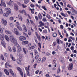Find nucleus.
<instances>
[{
    "instance_id": "nucleus-1",
    "label": "nucleus",
    "mask_w": 77,
    "mask_h": 77,
    "mask_svg": "<svg viewBox=\"0 0 77 77\" xmlns=\"http://www.w3.org/2000/svg\"><path fill=\"white\" fill-rule=\"evenodd\" d=\"M10 41L12 43H14V44L15 46H16L18 49L17 51L19 53H20V52L21 51L22 49L21 47L20 46V45L18 44V43H17V39H15L14 38V35H11L10 36Z\"/></svg>"
},
{
    "instance_id": "nucleus-2",
    "label": "nucleus",
    "mask_w": 77,
    "mask_h": 77,
    "mask_svg": "<svg viewBox=\"0 0 77 77\" xmlns=\"http://www.w3.org/2000/svg\"><path fill=\"white\" fill-rule=\"evenodd\" d=\"M17 69L20 72V75H21V77H23V72L21 71V68H20L19 67H17Z\"/></svg>"
},
{
    "instance_id": "nucleus-3",
    "label": "nucleus",
    "mask_w": 77,
    "mask_h": 77,
    "mask_svg": "<svg viewBox=\"0 0 77 77\" xmlns=\"http://www.w3.org/2000/svg\"><path fill=\"white\" fill-rule=\"evenodd\" d=\"M7 4L10 7H13V4H14V2L13 1H11L9 2H7Z\"/></svg>"
},
{
    "instance_id": "nucleus-4",
    "label": "nucleus",
    "mask_w": 77,
    "mask_h": 77,
    "mask_svg": "<svg viewBox=\"0 0 77 77\" xmlns=\"http://www.w3.org/2000/svg\"><path fill=\"white\" fill-rule=\"evenodd\" d=\"M26 39V38L24 36H21L19 37V40L20 41H25Z\"/></svg>"
},
{
    "instance_id": "nucleus-5",
    "label": "nucleus",
    "mask_w": 77,
    "mask_h": 77,
    "mask_svg": "<svg viewBox=\"0 0 77 77\" xmlns=\"http://www.w3.org/2000/svg\"><path fill=\"white\" fill-rule=\"evenodd\" d=\"M2 24H3L5 26H6V25H7V21L3 18H2Z\"/></svg>"
},
{
    "instance_id": "nucleus-6",
    "label": "nucleus",
    "mask_w": 77,
    "mask_h": 77,
    "mask_svg": "<svg viewBox=\"0 0 77 77\" xmlns=\"http://www.w3.org/2000/svg\"><path fill=\"white\" fill-rule=\"evenodd\" d=\"M0 39L2 41L4 40V39H5V35H4V34H2L1 35L0 34Z\"/></svg>"
},
{
    "instance_id": "nucleus-7",
    "label": "nucleus",
    "mask_w": 77,
    "mask_h": 77,
    "mask_svg": "<svg viewBox=\"0 0 77 77\" xmlns=\"http://www.w3.org/2000/svg\"><path fill=\"white\" fill-rule=\"evenodd\" d=\"M72 13H71V15H75L77 13H76V11H75V10L72 7Z\"/></svg>"
},
{
    "instance_id": "nucleus-8",
    "label": "nucleus",
    "mask_w": 77,
    "mask_h": 77,
    "mask_svg": "<svg viewBox=\"0 0 77 77\" xmlns=\"http://www.w3.org/2000/svg\"><path fill=\"white\" fill-rule=\"evenodd\" d=\"M73 66V65L72 63L69 64V68L68 69L69 70H71L72 69V66Z\"/></svg>"
},
{
    "instance_id": "nucleus-9",
    "label": "nucleus",
    "mask_w": 77,
    "mask_h": 77,
    "mask_svg": "<svg viewBox=\"0 0 77 77\" xmlns=\"http://www.w3.org/2000/svg\"><path fill=\"white\" fill-rule=\"evenodd\" d=\"M5 11H7V13H8L9 14H11V10L10 8H5Z\"/></svg>"
},
{
    "instance_id": "nucleus-10",
    "label": "nucleus",
    "mask_w": 77,
    "mask_h": 77,
    "mask_svg": "<svg viewBox=\"0 0 77 77\" xmlns=\"http://www.w3.org/2000/svg\"><path fill=\"white\" fill-rule=\"evenodd\" d=\"M22 27L23 28V30L24 32H26L27 31V29H26V26L24 25H22Z\"/></svg>"
},
{
    "instance_id": "nucleus-11",
    "label": "nucleus",
    "mask_w": 77,
    "mask_h": 77,
    "mask_svg": "<svg viewBox=\"0 0 77 77\" xmlns=\"http://www.w3.org/2000/svg\"><path fill=\"white\" fill-rule=\"evenodd\" d=\"M28 43H29V42L27 41H23L22 42V45H26V44H27Z\"/></svg>"
},
{
    "instance_id": "nucleus-12",
    "label": "nucleus",
    "mask_w": 77,
    "mask_h": 77,
    "mask_svg": "<svg viewBox=\"0 0 77 77\" xmlns=\"http://www.w3.org/2000/svg\"><path fill=\"white\" fill-rule=\"evenodd\" d=\"M10 57L11 58L12 60H13V61H14H14H15V60L16 59L15 58V57H13V55H12V54H11L10 55Z\"/></svg>"
},
{
    "instance_id": "nucleus-13",
    "label": "nucleus",
    "mask_w": 77,
    "mask_h": 77,
    "mask_svg": "<svg viewBox=\"0 0 77 77\" xmlns=\"http://www.w3.org/2000/svg\"><path fill=\"white\" fill-rule=\"evenodd\" d=\"M5 32L7 34H8V35H11V34H12V32L9 31H7L6 30Z\"/></svg>"
},
{
    "instance_id": "nucleus-14",
    "label": "nucleus",
    "mask_w": 77,
    "mask_h": 77,
    "mask_svg": "<svg viewBox=\"0 0 77 77\" xmlns=\"http://www.w3.org/2000/svg\"><path fill=\"white\" fill-rule=\"evenodd\" d=\"M14 6V8L15 11H17L18 8V5L17 4H15Z\"/></svg>"
},
{
    "instance_id": "nucleus-15",
    "label": "nucleus",
    "mask_w": 77,
    "mask_h": 77,
    "mask_svg": "<svg viewBox=\"0 0 77 77\" xmlns=\"http://www.w3.org/2000/svg\"><path fill=\"white\" fill-rule=\"evenodd\" d=\"M18 17L20 20L21 21H23V17L20 14H19V15Z\"/></svg>"
},
{
    "instance_id": "nucleus-16",
    "label": "nucleus",
    "mask_w": 77,
    "mask_h": 77,
    "mask_svg": "<svg viewBox=\"0 0 77 77\" xmlns=\"http://www.w3.org/2000/svg\"><path fill=\"white\" fill-rule=\"evenodd\" d=\"M29 11H31V13L32 14H35V12H34V11H35V9L33 8V9H31L30 8H29Z\"/></svg>"
},
{
    "instance_id": "nucleus-17",
    "label": "nucleus",
    "mask_w": 77,
    "mask_h": 77,
    "mask_svg": "<svg viewBox=\"0 0 77 77\" xmlns=\"http://www.w3.org/2000/svg\"><path fill=\"white\" fill-rule=\"evenodd\" d=\"M9 14H11L7 12L6 13H4L3 14V16L4 17H8V15H9Z\"/></svg>"
},
{
    "instance_id": "nucleus-18",
    "label": "nucleus",
    "mask_w": 77,
    "mask_h": 77,
    "mask_svg": "<svg viewBox=\"0 0 77 77\" xmlns=\"http://www.w3.org/2000/svg\"><path fill=\"white\" fill-rule=\"evenodd\" d=\"M23 52L24 54H26L27 52V49L24 48H23Z\"/></svg>"
},
{
    "instance_id": "nucleus-19",
    "label": "nucleus",
    "mask_w": 77,
    "mask_h": 77,
    "mask_svg": "<svg viewBox=\"0 0 77 77\" xmlns=\"http://www.w3.org/2000/svg\"><path fill=\"white\" fill-rule=\"evenodd\" d=\"M4 71L5 72V74H6L7 75H9V72L8 71L7 69H4Z\"/></svg>"
},
{
    "instance_id": "nucleus-20",
    "label": "nucleus",
    "mask_w": 77,
    "mask_h": 77,
    "mask_svg": "<svg viewBox=\"0 0 77 77\" xmlns=\"http://www.w3.org/2000/svg\"><path fill=\"white\" fill-rule=\"evenodd\" d=\"M35 48V46H32L29 48H28V50H31L33 49L34 48Z\"/></svg>"
},
{
    "instance_id": "nucleus-21",
    "label": "nucleus",
    "mask_w": 77,
    "mask_h": 77,
    "mask_svg": "<svg viewBox=\"0 0 77 77\" xmlns=\"http://www.w3.org/2000/svg\"><path fill=\"white\" fill-rule=\"evenodd\" d=\"M1 44H2L3 47H4V48H6V43H3V42H2Z\"/></svg>"
},
{
    "instance_id": "nucleus-22",
    "label": "nucleus",
    "mask_w": 77,
    "mask_h": 77,
    "mask_svg": "<svg viewBox=\"0 0 77 77\" xmlns=\"http://www.w3.org/2000/svg\"><path fill=\"white\" fill-rule=\"evenodd\" d=\"M39 24L40 25H41L42 26H45L44 23H43V22H42V21H40L39 22Z\"/></svg>"
},
{
    "instance_id": "nucleus-23",
    "label": "nucleus",
    "mask_w": 77,
    "mask_h": 77,
    "mask_svg": "<svg viewBox=\"0 0 77 77\" xmlns=\"http://www.w3.org/2000/svg\"><path fill=\"white\" fill-rule=\"evenodd\" d=\"M10 72L11 73V74H12V75H14V73L13 72V71L11 69H9Z\"/></svg>"
},
{
    "instance_id": "nucleus-24",
    "label": "nucleus",
    "mask_w": 77,
    "mask_h": 77,
    "mask_svg": "<svg viewBox=\"0 0 77 77\" xmlns=\"http://www.w3.org/2000/svg\"><path fill=\"white\" fill-rule=\"evenodd\" d=\"M38 18L39 19H40V20H41V19H42V16L41 15V14L40 13H39L38 14Z\"/></svg>"
},
{
    "instance_id": "nucleus-25",
    "label": "nucleus",
    "mask_w": 77,
    "mask_h": 77,
    "mask_svg": "<svg viewBox=\"0 0 77 77\" xmlns=\"http://www.w3.org/2000/svg\"><path fill=\"white\" fill-rule=\"evenodd\" d=\"M21 58L17 59V63L18 64H20V63H21Z\"/></svg>"
},
{
    "instance_id": "nucleus-26",
    "label": "nucleus",
    "mask_w": 77,
    "mask_h": 77,
    "mask_svg": "<svg viewBox=\"0 0 77 77\" xmlns=\"http://www.w3.org/2000/svg\"><path fill=\"white\" fill-rule=\"evenodd\" d=\"M30 25V22L29 20V19H27V20L26 21V25L29 26Z\"/></svg>"
},
{
    "instance_id": "nucleus-27",
    "label": "nucleus",
    "mask_w": 77,
    "mask_h": 77,
    "mask_svg": "<svg viewBox=\"0 0 77 77\" xmlns=\"http://www.w3.org/2000/svg\"><path fill=\"white\" fill-rule=\"evenodd\" d=\"M24 3L26 5L29 2V0H23Z\"/></svg>"
},
{
    "instance_id": "nucleus-28",
    "label": "nucleus",
    "mask_w": 77,
    "mask_h": 77,
    "mask_svg": "<svg viewBox=\"0 0 77 77\" xmlns=\"http://www.w3.org/2000/svg\"><path fill=\"white\" fill-rule=\"evenodd\" d=\"M5 38L7 41H9V37H8V36L7 35H5Z\"/></svg>"
},
{
    "instance_id": "nucleus-29",
    "label": "nucleus",
    "mask_w": 77,
    "mask_h": 77,
    "mask_svg": "<svg viewBox=\"0 0 77 77\" xmlns=\"http://www.w3.org/2000/svg\"><path fill=\"white\" fill-rule=\"evenodd\" d=\"M10 26L12 28H13L14 26V24L12 23H10L9 24Z\"/></svg>"
},
{
    "instance_id": "nucleus-30",
    "label": "nucleus",
    "mask_w": 77,
    "mask_h": 77,
    "mask_svg": "<svg viewBox=\"0 0 77 77\" xmlns=\"http://www.w3.org/2000/svg\"><path fill=\"white\" fill-rule=\"evenodd\" d=\"M45 60H46V57H44L42 60V62H44L45 61Z\"/></svg>"
},
{
    "instance_id": "nucleus-31",
    "label": "nucleus",
    "mask_w": 77,
    "mask_h": 77,
    "mask_svg": "<svg viewBox=\"0 0 77 77\" xmlns=\"http://www.w3.org/2000/svg\"><path fill=\"white\" fill-rule=\"evenodd\" d=\"M61 15L62 16H63V17H68V16L64 14V13H61Z\"/></svg>"
},
{
    "instance_id": "nucleus-32",
    "label": "nucleus",
    "mask_w": 77,
    "mask_h": 77,
    "mask_svg": "<svg viewBox=\"0 0 77 77\" xmlns=\"http://www.w3.org/2000/svg\"><path fill=\"white\" fill-rule=\"evenodd\" d=\"M42 21L43 22H45L47 21V19H46V18L45 17H43L42 19Z\"/></svg>"
},
{
    "instance_id": "nucleus-33",
    "label": "nucleus",
    "mask_w": 77,
    "mask_h": 77,
    "mask_svg": "<svg viewBox=\"0 0 77 77\" xmlns=\"http://www.w3.org/2000/svg\"><path fill=\"white\" fill-rule=\"evenodd\" d=\"M32 45V43H29L27 45V47H31Z\"/></svg>"
},
{
    "instance_id": "nucleus-34",
    "label": "nucleus",
    "mask_w": 77,
    "mask_h": 77,
    "mask_svg": "<svg viewBox=\"0 0 77 77\" xmlns=\"http://www.w3.org/2000/svg\"><path fill=\"white\" fill-rule=\"evenodd\" d=\"M13 50L14 53H15L16 52V48L14 46L13 47Z\"/></svg>"
},
{
    "instance_id": "nucleus-35",
    "label": "nucleus",
    "mask_w": 77,
    "mask_h": 77,
    "mask_svg": "<svg viewBox=\"0 0 77 77\" xmlns=\"http://www.w3.org/2000/svg\"><path fill=\"white\" fill-rule=\"evenodd\" d=\"M3 10H2V8L0 7V14H3Z\"/></svg>"
},
{
    "instance_id": "nucleus-36",
    "label": "nucleus",
    "mask_w": 77,
    "mask_h": 77,
    "mask_svg": "<svg viewBox=\"0 0 77 77\" xmlns=\"http://www.w3.org/2000/svg\"><path fill=\"white\" fill-rule=\"evenodd\" d=\"M36 37L38 39V41H41V37H40V36L38 35H37Z\"/></svg>"
},
{
    "instance_id": "nucleus-37",
    "label": "nucleus",
    "mask_w": 77,
    "mask_h": 77,
    "mask_svg": "<svg viewBox=\"0 0 77 77\" xmlns=\"http://www.w3.org/2000/svg\"><path fill=\"white\" fill-rule=\"evenodd\" d=\"M17 29H18L20 31H22V28H21V27L19 26H17Z\"/></svg>"
},
{
    "instance_id": "nucleus-38",
    "label": "nucleus",
    "mask_w": 77,
    "mask_h": 77,
    "mask_svg": "<svg viewBox=\"0 0 77 77\" xmlns=\"http://www.w3.org/2000/svg\"><path fill=\"white\" fill-rule=\"evenodd\" d=\"M46 17L47 18H48V19H50L51 18V17L48 14L46 15Z\"/></svg>"
},
{
    "instance_id": "nucleus-39",
    "label": "nucleus",
    "mask_w": 77,
    "mask_h": 77,
    "mask_svg": "<svg viewBox=\"0 0 77 77\" xmlns=\"http://www.w3.org/2000/svg\"><path fill=\"white\" fill-rule=\"evenodd\" d=\"M53 37H56L57 36V33L56 32L54 33L53 34Z\"/></svg>"
},
{
    "instance_id": "nucleus-40",
    "label": "nucleus",
    "mask_w": 77,
    "mask_h": 77,
    "mask_svg": "<svg viewBox=\"0 0 77 77\" xmlns=\"http://www.w3.org/2000/svg\"><path fill=\"white\" fill-rule=\"evenodd\" d=\"M9 20L10 21H14V17H11L9 18Z\"/></svg>"
},
{
    "instance_id": "nucleus-41",
    "label": "nucleus",
    "mask_w": 77,
    "mask_h": 77,
    "mask_svg": "<svg viewBox=\"0 0 77 77\" xmlns=\"http://www.w3.org/2000/svg\"><path fill=\"white\" fill-rule=\"evenodd\" d=\"M57 44V43H56V42H54L53 44V47H55V46Z\"/></svg>"
},
{
    "instance_id": "nucleus-42",
    "label": "nucleus",
    "mask_w": 77,
    "mask_h": 77,
    "mask_svg": "<svg viewBox=\"0 0 77 77\" xmlns=\"http://www.w3.org/2000/svg\"><path fill=\"white\" fill-rule=\"evenodd\" d=\"M42 9H43L44 10H45V11H47V9H46V8H45V6H42Z\"/></svg>"
},
{
    "instance_id": "nucleus-43",
    "label": "nucleus",
    "mask_w": 77,
    "mask_h": 77,
    "mask_svg": "<svg viewBox=\"0 0 77 77\" xmlns=\"http://www.w3.org/2000/svg\"><path fill=\"white\" fill-rule=\"evenodd\" d=\"M34 53H35V55L37 54H38V52H37V50L36 49H34Z\"/></svg>"
},
{
    "instance_id": "nucleus-44",
    "label": "nucleus",
    "mask_w": 77,
    "mask_h": 77,
    "mask_svg": "<svg viewBox=\"0 0 77 77\" xmlns=\"http://www.w3.org/2000/svg\"><path fill=\"white\" fill-rule=\"evenodd\" d=\"M1 57L3 60H4V59H5V58H4V57H3V55L2 54L1 55Z\"/></svg>"
},
{
    "instance_id": "nucleus-45",
    "label": "nucleus",
    "mask_w": 77,
    "mask_h": 77,
    "mask_svg": "<svg viewBox=\"0 0 77 77\" xmlns=\"http://www.w3.org/2000/svg\"><path fill=\"white\" fill-rule=\"evenodd\" d=\"M16 25L17 26V27L20 26V23L18 22H17L16 23Z\"/></svg>"
},
{
    "instance_id": "nucleus-46",
    "label": "nucleus",
    "mask_w": 77,
    "mask_h": 77,
    "mask_svg": "<svg viewBox=\"0 0 77 77\" xmlns=\"http://www.w3.org/2000/svg\"><path fill=\"white\" fill-rule=\"evenodd\" d=\"M38 57H39L38 54H37L35 56V59H36V60L38 59Z\"/></svg>"
},
{
    "instance_id": "nucleus-47",
    "label": "nucleus",
    "mask_w": 77,
    "mask_h": 77,
    "mask_svg": "<svg viewBox=\"0 0 77 77\" xmlns=\"http://www.w3.org/2000/svg\"><path fill=\"white\" fill-rule=\"evenodd\" d=\"M25 69L26 72L29 71H30V69L28 68L27 67H26Z\"/></svg>"
},
{
    "instance_id": "nucleus-48",
    "label": "nucleus",
    "mask_w": 77,
    "mask_h": 77,
    "mask_svg": "<svg viewBox=\"0 0 77 77\" xmlns=\"http://www.w3.org/2000/svg\"><path fill=\"white\" fill-rule=\"evenodd\" d=\"M67 7H68V8H72V7L71 6V5L69 4H68L67 5Z\"/></svg>"
},
{
    "instance_id": "nucleus-49",
    "label": "nucleus",
    "mask_w": 77,
    "mask_h": 77,
    "mask_svg": "<svg viewBox=\"0 0 77 77\" xmlns=\"http://www.w3.org/2000/svg\"><path fill=\"white\" fill-rule=\"evenodd\" d=\"M22 6L23 8H27V6H26V5H25L24 4H22Z\"/></svg>"
},
{
    "instance_id": "nucleus-50",
    "label": "nucleus",
    "mask_w": 77,
    "mask_h": 77,
    "mask_svg": "<svg viewBox=\"0 0 77 77\" xmlns=\"http://www.w3.org/2000/svg\"><path fill=\"white\" fill-rule=\"evenodd\" d=\"M60 72V69H58V70L57 71V74H59Z\"/></svg>"
},
{
    "instance_id": "nucleus-51",
    "label": "nucleus",
    "mask_w": 77,
    "mask_h": 77,
    "mask_svg": "<svg viewBox=\"0 0 77 77\" xmlns=\"http://www.w3.org/2000/svg\"><path fill=\"white\" fill-rule=\"evenodd\" d=\"M8 50H9V51H12V49H11V47H8Z\"/></svg>"
},
{
    "instance_id": "nucleus-52",
    "label": "nucleus",
    "mask_w": 77,
    "mask_h": 77,
    "mask_svg": "<svg viewBox=\"0 0 77 77\" xmlns=\"http://www.w3.org/2000/svg\"><path fill=\"white\" fill-rule=\"evenodd\" d=\"M14 33L17 35H19V33L18 32V31H17V32H15Z\"/></svg>"
},
{
    "instance_id": "nucleus-53",
    "label": "nucleus",
    "mask_w": 77,
    "mask_h": 77,
    "mask_svg": "<svg viewBox=\"0 0 77 77\" xmlns=\"http://www.w3.org/2000/svg\"><path fill=\"white\" fill-rule=\"evenodd\" d=\"M0 32L1 33H3V29L2 28H0Z\"/></svg>"
},
{
    "instance_id": "nucleus-54",
    "label": "nucleus",
    "mask_w": 77,
    "mask_h": 77,
    "mask_svg": "<svg viewBox=\"0 0 77 77\" xmlns=\"http://www.w3.org/2000/svg\"><path fill=\"white\" fill-rule=\"evenodd\" d=\"M60 62H63V59L62 58H60Z\"/></svg>"
},
{
    "instance_id": "nucleus-55",
    "label": "nucleus",
    "mask_w": 77,
    "mask_h": 77,
    "mask_svg": "<svg viewBox=\"0 0 77 77\" xmlns=\"http://www.w3.org/2000/svg\"><path fill=\"white\" fill-rule=\"evenodd\" d=\"M39 47H40V48H41V44L40 43H38Z\"/></svg>"
},
{
    "instance_id": "nucleus-56",
    "label": "nucleus",
    "mask_w": 77,
    "mask_h": 77,
    "mask_svg": "<svg viewBox=\"0 0 77 77\" xmlns=\"http://www.w3.org/2000/svg\"><path fill=\"white\" fill-rule=\"evenodd\" d=\"M23 54H20L19 55V57H20V58H22L23 57Z\"/></svg>"
},
{
    "instance_id": "nucleus-57",
    "label": "nucleus",
    "mask_w": 77,
    "mask_h": 77,
    "mask_svg": "<svg viewBox=\"0 0 77 77\" xmlns=\"http://www.w3.org/2000/svg\"><path fill=\"white\" fill-rule=\"evenodd\" d=\"M14 32H15L17 31V29L15 28H14Z\"/></svg>"
},
{
    "instance_id": "nucleus-58",
    "label": "nucleus",
    "mask_w": 77,
    "mask_h": 77,
    "mask_svg": "<svg viewBox=\"0 0 77 77\" xmlns=\"http://www.w3.org/2000/svg\"><path fill=\"white\" fill-rule=\"evenodd\" d=\"M30 6L31 7V8H34V6H35V5H33V4H31L30 5Z\"/></svg>"
},
{
    "instance_id": "nucleus-59",
    "label": "nucleus",
    "mask_w": 77,
    "mask_h": 77,
    "mask_svg": "<svg viewBox=\"0 0 77 77\" xmlns=\"http://www.w3.org/2000/svg\"><path fill=\"white\" fill-rule=\"evenodd\" d=\"M37 66V64H35L33 66L34 68H36V66Z\"/></svg>"
},
{
    "instance_id": "nucleus-60",
    "label": "nucleus",
    "mask_w": 77,
    "mask_h": 77,
    "mask_svg": "<svg viewBox=\"0 0 77 77\" xmlns=\"http://www.w3.org/2000/svg\"><path fill=\"white\" fill-rule=\"evenodd\" d=\"M56 3L57 4V5L58 6H59V7H60V8L61 6L60 5H59V2H57Z\"/></svg>"
},
{
    "instance_id": "nucleus-61",
    "label": "nucleus",
    "mask_w": 77,
    "mask_h": 77,
    "mask_svg": "<svg viewBox=\"0 0 77 77\" xmlns=\"http://www.w3.org/2000/svg\"><path fill=\"white\" fill-rule=\"evenodd\" d=\"M22 11L23 12V13H24V12L25 13V15H26V11H25V10H22Z\"/></svg>"
},
{
    "instance_id": "nucleus-62",
    "label": "nucleus",
    "mask_w": 77,
    "mask_h": 77,
    "mask_svg": "<svg viewBox=\"0 0 77 77\" xmlns=\"http://www.w3.org/2000/svg\"><path fill=\"white\" fill-rule=\"evenodd\" d=\"M39 72V70H37L36 71H35V74H38Z\"/></svg>"
},
{
    "instance_id": "nucleus-63",
    "label": "nucleus",
    "mask_w": 77,
    "mask_h": 77,
    "mask_svg": "<svg viewBox=\"0 0 77 77\" xmlns=\"http://www.w3.org/2000/svg\"><path fill=\"white\" fill-rule=\"evenodd\" d=\"M60 27L61 28V29H63V26L62 25H61L60 26Z\"/></svg>"
},
{
    "instance_id": "nucleus-64",
    "label": "nucleus",
    "mask_w": 77,
    "mask_h": 77,
    "mask_svg": "<svg viewBox=\"0 0 77 77\" xmlns=\"http://www.w3.org/2000/svg\"><path fill=\"white\" fill-rule=\"evenodd\" d=\"M43 33H47V30H44L43 31Z\"/></svg>"
}]
</instances>
